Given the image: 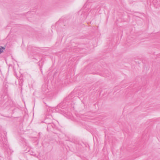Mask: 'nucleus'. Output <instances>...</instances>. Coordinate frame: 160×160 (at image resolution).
<instances>
[{
  "instance_id": "f257e3e1",
  "label": "nucleus",
  "mask_w": 160,
  "mask_h": 160,
  "mask_svg": "<svg viewBox=\"0 0 160 160\" xmlns=\"http://www.w3.org/2000/svg\"><path fill=\"white\" fill-rule=\"evenodd\" d=\"M5 48L4 47L1 46L0 47V54L2 52L3 50L5 49Z\"/></svg>"
},
{
  "instance_id": "f03ea898",
  "label": "nucleus",
  "mask_w": 160,
  "mask_h": 160,
  "mask_svg": "<svg viewBox=\"0 0 160 160\" xmlns=\"http://www.w3.org/2000/svg\"><path fill=\"white\" fill-rule=\"evenodd\" d=\"M23 82V80L22 79H21L19 80V83L20 85L22 86V85Z\"/></svg>"
}]
</instances>
